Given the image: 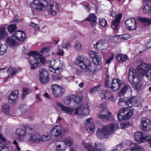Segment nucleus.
Here are the masks:
<instances>
[{
	"mask_svg": "<svg viewBox=\"0 0 151 151\" xmlns=\"http://www.w3.org/2000/svg\"><path fill=\"white\" fill-rule=\"evenodd\" d=\"M128 81L132 86L136 85L141 80V77L136 70L133 68L129 69Z\"/></svg>",
	"mask_w": 151,
	"mask_h": 151,
	"instance_id": "obj_6",
	"label": "nucleus"
},
{
	"mask_svg": "<svg viewBox=\"0 0 151 151\" xmlns=\"http://www.w3.org/2000/svg\"><path fill=\"white\" fill-rule=\"evenodd\" d=\"M83 146L87 148L88 151H103L100 148L101 144L100 143L96 142L95 144V148L91 146L90 144L88 143H84Z\"/></svg>",
	"mask_w": 151,
	"mask_h": 151,
	"instance_id": "obj_25",
	"label": "nucleus"
},
{
	"mask_svg": "<svg viewBox=\"0 0 151 151\" xmlns=\"http://www.w3.org/2000/svg\"><path fill=\"white\" fill-rule=\"evenodd\" d=\"M45 0H34L33 2L30 4V6L34 9L41 11H43L46 9V7L43 4Z\"/></svg>",
	"mask_w": 151,
	"mask_h": 151,
	"instance_id": "obj_11",
	"label": "nucleus"
},
{
	"mask_svg": "<svg viewBox=\"0 0 151 151\" xmlns=\"http://www.w3.org/2000/svg\"><path fill=\"white\" fill-rule=\"evenodd\" d=\"M118 127V125L114 123L109 124L102 128H98L96 132V135L100 139H107Z\"/></svg>",
	"mask_w": 151,
	"mask_h": 151,
	"instance_id": "obj_2",
	"label": "nucleus"
},
{
	"mask_svg": "<svg viewBox=\"0 0 151 151\" xmlns=\"http://www.w3.org/2000/svg\"><path fill=\"white\" fill-rule=\"evenodd\" d=\"M146 47L148 48L151 47V40L147 42L146 45Z\"/></svg>",
	"mask_w": 151,
	"mask_h": 151,
	"instance_id": "obj_62",
	"label": "nucleus"
},
{
	"mask_svg": "<svg viewBox=\"0 0 151 151\" xmlns=\"http://www.w3.org/2000/svg\"><path fill=\"white\" fill-rule=\"evenodd\" d=\"M62 47L63 48L68 49L70 47V45L68 42H63L61 45Z\"/></svg>",
	"mask_w": 151,
	"mask_h": 151,
	"instance_id": "obj_51",
	"label": "nucleus"
},
{
	"mask_svg": "<svg viewBox=\"0 0 151 151\" xmlns=\"http://www.w3.org/2000/svg\"><path fill=\"white\" fill-rule=\"evenodd\" d=\"M7 72L8 74L12 76L17 73V70L14 69L12 67L9 68L7 70Z\"/></svg>",
	"mask_w": 151,
	"mask_h": 151,
	"instance_id": "obj_43",
	"label": "nucleus"
},
{
	"mask_svg": "<svg viewBox=\"0 0 151 151\" xmlns=\"http://www.w3.org/2000/svg\"><path fill=\"white\" fill-rule=\"evenodd\" d=\"M126 27L129 30H135L137 27L134 18H130L127 19L125 21Z\"/></svg>",
	"mask_w": 151,
	"mask_h": 151,
	"instance_id": "obj_17",
	"label": "nucleus"
},
{
	"mask_svg": "<svg viewBox=\"0 0 151 151\" xmlns=\"http://www.w3.org/2000/svg\"><path fill=\"white\" fill-rule=\"evenodd\" d=\"M59 5L55 2L51 4H47V11L50 15L55 16L59 12Z\"/></svg>",
	"mask_w": 151,
	"mask_h": 151,
	"instance_id": "obj_12",
	"label": "nucleus"
},
{
	"mask_svg": "<svg viewBox=\"0 0 151 151\" xmlns=\"http://www.w3.org/2000/svg\"><path fill=\"white\" fill-rule=\"evenodd\" d=\"M109 82V76L107 75L105 82V86L107 88H110L113 91L119 90L121 86L123 83L122 81L117 78L112 79L110 83Z\"/></svg>",
	"mask_w": 151,
	"mask_h": 151,
	"instance_id": "obj_5",
	"label": "nucleus"
},
{
	"mask_svg": "<svg viewBox=\"0 0 151 151\" xmlns=\"http://www.w3.org/2000/svg\"><path fill=\"white\" fill-rule=\"evenodd\" d=\"M64 52L63 50L61 49H59L58 50L56 54L57 55H60V56H63V55Z\"/></svg>",
	"mask_w": 151,
	"mask_h": 151,
	"instance_id": "obj_55",
	"label": "nucleus"
},
{
	"mask_svg": "<svg viewBox=\"0 0 151 151\" xmlns=\"http://www.w3.org/2000/svg\"><path fill=\"white\" fill-rule=\"evenodd\" d=\"M116 58L119 62H125L128 59V57L127 55L122 54H117Z\"/></svg>",
	"mask_w": 151,
	"mask_h": 151,
	"instance_id": "obj_35",
	"label": "nucleus"
},
{
	"mask_svg": "<svg viewBox=\"0 0 151 151\" xmlns=\"http://www.w3.org/2000/svg\"><path fill=\"white\" fill-rule=\"evenodd\" d=\"M75 49L77 51H80L82 49V46L78 42H76L74 46Z\"/></svg>",
	"mask_w": 151,
	"mask_h": 151,
	"instance_id": "obj_47",
	"label": "nucleus"
},
{
	"mask_svg": "<svg viewBox=\"0 0 151 151\" xmlns=\"http://www.w3.org/2000/svg\"><path fill=\"white\" fill-rule=\"evenodd\" d=\"M107 103L106 102H104L103 103H102L100 104L99 106V108H104V109H106L107 107Z\"/></svg>",
	"mask_w": 151,
	"mask_h": 151,
	"instance_id": "obj_54",
	"label": "nucleus"
},
{
	"mask_svg": "<svg viewBox=\"0 0 151 151\" xmlns=\"http://www.w3.org/2000/svg\"><path fill=\"white\" fill-rule=\"evenodd\" d=\"M147 136L146 134H143L141 132H137L134 134L135 140L138 143L146 142V137Z\"/></svg>",
	"mask_w": 151,
	"mask_h": 151,
	"instance_id": "obj_22",
	"label": "nucleus"
},
{
	"mask_svg": "<svg viewBox=\"0 0 151 151\" xmlns=\"http://www.w3.org/2000/svg\"><path fill=\"white\" fill-rule=\"evenodd\" d=\"M51 87L53 94L55 97L60 98L65 92L64 89L58 85H53Z\"/></svg>",
	"mask_w": 151,
	"mask_h": 151,
	"instance_id": "obj_9",
	"label": "nucleus"
},
{
	"mask_svg": "<svg viewBox=\"0 0 151 151\" xmlns=\"http://www.w3.org/2000/svg\"><path fill=\"white\" fill-rule=\"evenodd\" d=\"M60 65L58 67L57 65L58 64V62H56L55 60H51L50 62V68H52L55 71V73L59 74L62 71V69L64 68V64L63 62H60Z\"/></svg>",
	"mask_w": 151,
	"mask_h": 151,
	"instance_id": "obj_15",
	"label": "nucleus"
},
{
	"mask_svg": "<svg viewBox=\"0 0 151 151\" xmlns=\"http://www.w3.org/2000/svg\"><path fill=\"white\" fill-rule=\"evenodd\" d=\"M150 119L147 118H143L141 121V129L144 131H148L151 129Z\"/></svg>",
	"mask_w": 151,
	"mask_h": 151,
	"instance_id": "obj_20",
	"label": "nucleus"
},
{
	"mask_svg": "<svg viewBox=\"0 0 151 151\" xmlns=\"http://www.w3.org/2000/svg\"><path fill=\"white\" fill-rule=\"evenodd\" d=\"M6 34V31L4 27L0 28V40L4 38Z\"/></svg>",
	"mask_w": 151,
	"mask_h": 151,
	"instance_id": "obj_40",
	"label": "nucleus"
},
{
	"mask_svg": "<svg viewBox=\"0 0 151 151\" xmlns=\"http://www.w3.org/2000/svg\"><path fill=\"white\" fill-rule=\"evenodd\" d=\"M99 22L100 24L103 27H105L107 25L106 21L104 19L102 18L100 19Z\"/></svg>",
	"mask_w": 151,
	"mask_h": 151,
	"instance_id": "obj_49",
	"label": "nucleus"
},
{
	"mask_svg": "<svg viewBox=\"0 0 151 151\" xmlns=\"http://www.w3.org/2000/svg\"><path fill=\"white\" fill-rule=\"evenodd\" d=\"M50 48V47H44L40 51V52L42 53H45L48 52Z\"/></svg>",
	"mask_w": 151,
	"mask_h": 151,
	"instance_id": "obj_52",
	"label": "nucleus"
},
{
	"mask_svg": "<svg viewBox=\"0 0 151 151\" xmlns=\"http://www.w3.org/2000/svg\"><path fill=\"white\" fill-rule=\"evenodd\" d=\"M29 128L28 126H22L21 128L16 129L15 134L17 139L19 141H22L26 133V129Z\"/></svg>",
	"mask_w": 151,
	"mask_h": 151,
	"instance_id": "obj_10",
	"label": "nucleus"
},
{
	"mask_svg": "<svg viewBox=\"0 0 151 151\" xmlns=\"http://www.w3.org/2000/svg\"><path fill=\"white\" fill-rule=\"evenodd\" d=\"M64 77L62 75L53 76L52 79L54 81H57L61 80Z\"/></svg>",
	"mask_w": 151,
	"mask_h": 151,
	"instance_id": "obj_46",
	"label": "nucleus"
},
{
	"mask_svg": "<svg viewBox=\"0 0 151 151\" xmlns=\"http://www.w3.org/2000/svg\"><path fill=\"white\" fill-rule=\"evenodd\" d=\"M17 29L16 24H11L10 25L7 27L8 31L10 33L14 32Z\"/></svg>",
	"mask_w": 151,
	"mask_h": 151,
	"instance_id": "obj_42",
	"label": "nucleus"
},
{
	"mask_svg": "<svg viewBox=\"0 0 151 151\" xmlns=\"http://www.w3.org/2000/svg\"><path fill=\"white\" fill-rule=\"evenodd\" d=\"M56 104L62 111L69 114H73L74 115L78 116H79L80 114L87 115L89 114V107L90 105L89 104L87 103L86 104L81 105L79 107L76 108L75 110L73 108L65 106L59 102H57Z\"/></svg>",
	"mask_w": 151,
	"mask_h": 151,
	"instance_id": "obj_1",
	"label": "nucleus"
},
{
	"mask_svg": "<svg viewBox=\"0 0 151 151\" xmlns=\"http://www.w3.org/2000/svg\"><path fill=\"white\" fill-rule=\"evenodd\" d=\"M98 117L104 121L112 120L113 118L111 113L106 109L101 110L97 115Z\"/></svg>",
	"mask_w": 151,
	"mask_h": 151,
	"instance_id": "obj_8",
	"label": "nucleus"
},
{
	"mask_svg": "<svg viewBox=\"0 0 151 151\" xmlns=\"http://www.w3.org/2000/svg\"><path fill=\"white\" fill-rule=\"evenodd\" d=\"M86 20L89 21L92 27L95 26L96 21V17L94 14H90L88 17L86 19Z\"/></svg>",
	"mask_w": 151,
	"mask_h": 151,
	"instance_id": "obj_28",
	"label": "nucleus"
},
{
	"mask_svg": "<svg viewBox=\"0 0 151 151\" xmlns=\"http://www.w3.org/2000/svg\"><path fill=\"white\" fill-rule=\"evenodd\" d=\"M18 91L17 90H14L11 92V93L8 97L9 101H14L18 98Z\"/></svg>",
	"mask_w": 151,
	"mask_h": 151,
	"instance_id": "obj_32",
	"label": "nucleus"
},
{
	"mask_svg": "<svg viewBox=\"0 0 151 151\" xmlns=\"http://www.w3.org/2000/svg\"><path fill=\"white\" fill-rule=\"evenodd\" d=\"M76 73L78 76H81L83 74V72L79 69H77L76 70Z\"/></svg>",
	"mask_w": 151,
	"mask_h": 151,
	"instance_id": "obj_58",
	"label": "nucleus"
},
{
	"mask_svg": "<svg viewBox=\"0 0 151 151\" xmlns=\"http://www.w3.org/2000/svg\"><path fill=\"white\" fill-rule=\"evenodd\" d=\"M146 77L148 79L151 81V70H150V72L146 76Z\"/></svg>",
	"mask_w": 151,
	"mask_h": 151,
	"instance_id": "obj_57",
	"label": "nucleus"
},
{
	"mask_svg": "<svg viewBox=\"0 0 151 151\" xmlns=\"http://www.w3.org/2000/svg\"><path fill=\"white\" fill-rule=\"evenodd\" d=\"M99 95L102 99L106 101H112L114 100V97L110 91L103 90Z\"/></svg>",
	"mask_w": 151,
	"mask_h": 151,
	"instance_id": "obj_23",
	"label": "nucleus"
},
{
	"mask_svg": "<svg viewBox=\"0 0 151 151\" xmlns=\"http://www.w3.org/2000/svg\"><path fill=\"white\" fill-rule=\"evenodd\" d=\"M50 138L51 136L48 134L41 136L38 134H34L30 135L28 140L30 143H38L41 142L48 141Z\"/></svg>",
	"mask_w": 151,
	"mask_h": 151,
	"instance_id": "obj_7",
	"label": "nucleus"
},
{
	"mask_svg": "<svg viewBox=\"0 0 151 151\" xmlns=\"http://www.w3.org/2000/svg\"><path fill=\"white\" fill-rule=\"evenodd\" d=\"M122 17V14H118L116 17L115 19L113 21L111 25L112 28L115 31L117 32L120 27V23Z\"/></svg>",
	"mask_w": 151,
	"mask_h": 151,
	"instance_id": "obj_19",
	"label": "nucleus"
},
{
	"mask_svg": "<svg viewBox=\"0 0 151 151\" xmlns=\"http://www.w3.org/2000/svg\"><path fill=\"white\" fill-rule=\"evenodd\" d=\"M13 143H14V144L16 145V148H17V149L18 150V151H19L20 150V148H19V146L18 145L17 143V142L16 141V140H14V141Z\"/></svg>",
	"mask_w": 151,
	"mask_h": 151,
	"instance_id": "obj_61",
	"label": "nucleus"
},
{
	"mask_svg": "<svg viewBox=\"0 0 151 151\" xmlns=\"http://www.w3.org/2000/svg\"><path fill=\"white\" fill-rule=\"evenodd\" d=\"M100 86V84H99L95 86L94 87L91 88L90 89V93L92 94L93 93H94L95 91L99 90Z\"/></svg>",
	"mask_w": 151,
	"mask_h": 151,
	"instance_id": "obj_45",
	"label": "nucleus"
},
{
	"mask_svg": "<svg viewBox=\"0 0 151 151\" xmlns=\"http://www.w3.org/2000/svg\"><path fill=\"white\" fill-rule=\"evenodd\" d=\"M105 40H98L95 45H94L95 48L97 49L98 50H102L104 49L103 46L105 44Z\"/></svg>",
	"mask_w": 151,
	"mask_h": 151,
	"instance_id": "obj_29",
	"label": "nucleus"
},
{
	"mask_svg": "<svg viewBox=\"0 0 151 151\" xmlns=\"http://www.w3.org/2000/svg\"><path fill=\"white\" fill-rule=\"evenodd\" d=\"M128 109L127 107H123L122 109L120 110L119 112L117 113V117L118 119V120L120 121V119L119 117L120 116H122V117L124 116L123 114L125 113V112L127 111V110Z\"/></svg>",
	"mask_w": 151,
	"mask_h": 151,
	"instance_id": "obj_39",
	"label": "nucleus"
},
{
	"mask_svg": "<svg viewBox=\"0 0 151 151\" xmlns=\"http://www.w3.org/2000/svg\"><path fill=\"white\" fill-rule=\"evenodd\" d=\"M122 149V147L120 144L117 145L116 146V150L115 151H119Z\"/></svg>",
	"mask_w": 151,
	"mask_h": 151,
	"instance_id": "obj_59",
	"label": "nucleus"
},
{
	"mask_svg": "<svg viewBox=\"0 0 151 151\" xmlns=\"http://www.w3.org/2000/svg\"><path fill=\"white\" fill-rule=\"evenodd\" d=\"M130 89V87L129 85H125L122 88L119 93V96H123L127 93L128 90Z\"/></svg>",
	"mask_w": 151,
	"mask_h": 151,
	"instance_id": "obj_31",
	"label": "nucleus"
},
{
	"mask_svg": "<svg viewBox=\"0 0 151 151\" xmlns=\"http://www.w3.org/2000/svg\"><path fill=\"white\" fill-rule=\"evenodd\" d=\"M133 112L134 110L133 109H131L127 112L126 114L124 115V116H120L119 117L120 119V121L124 122L127 120L133 114Z\"/></svg>",
	"mask_w": 151,
	"mask_h": 151,
	"instance_id": "obj_27",
	"label": "nucleus"
},
{
	"mask_svg": "<svg viewBox=\"0 0 151 151\" xmlns=\"http://www.w3.org/2000/svg\"><path fill=\"white\" fill-rule=\"evenodd\" d=\"M113 59V57H110L108 59L106 60V63H109Z\"/></svg>",
	"mask_w": 151,
	"mask_h": 151,
	"instance_id": "obj_64",
	"label": "nucleus"
},
{
	"mask_svg": "<svg viewBox=\"0 0 151 151\" xmlns=\"http://www.w3.org/2000/svg\"><path fill=\"white\" fill-rule=\"evenodd\" d=\"M30 26H32V28L33 29L35 27H37V24H36L35 23H33L32 22H31L30 24Z\"/></svg>",
	"mask_w": 151,
	"mask_h": 151,
	"instance_id": "obj_63",
	"label": "nucleus"
},
{
	"mask_svg": "<svg viewBox=\"0 0 151 151\" xmlns=\"http://www.w3.org/2000/svg\"><path fill=\"white\" fill-rule=\"evenodd\" d=\"M139 20L142 22L145 26L150 25L151 24V19L145 17H141L139 18Z\"/></svg>",
	"mask_w": 151,
	"mask_h": 151,
	"instance_id": "obj_33",
	"label": "nucleus"
},
{
	"mask_svg": "<svg viewBox=\"0 0 151 151\" xmlns=\"http://www.w3.org/2000/svg\"><path fill=\"white\" fill-rule=\"evenodd\" d=\"M143 148L138 145L134 151H143Z\"/></svg>",
	"mask_w": 151,
	"mask_h": 151,
	"instance_id": "obj_56",
	"label": "nucleus"
},
{
	"mask_svg": "<svg viewBox=\"0 0 151 151\" xmlns=\"http://www.w3.org/2000/svg\"><path fill=\"white\" fill-rule=\"evenodd\" d=\"M135 97H134L130 98H121L119 100L118 104L120 106H123L125 105L129 107H132L136 101L135 100Z\"/></svg>",
	"mask_w": 151,
	"mask_h": 151,
	"instance_id": "obj_14",
	"label": "nucleus"
},
{
	"mask_svg": "<svg viewBox=\"0 0 151 151\" xmlns=\"http://www.w3.org/2000/svg\"><path fill=\"white\" fill-rule=\"evenodd\" d=\"M85 127L89 133L91 134L94 132L95 127L92 118H90L86 119Z\"/></svg>",
	"mask_w": 151,
	"mask_h": 151,
	"instance_id": "obj_21",
	"label": "nucleus"
},
{
	"mask_svg": "<svg viewBox=\"0 0 151 151\" xmlns=\"http://www.w3.org/2000/svg\"><path fill=\"white\" fill-rule=\"evenodd\" d=\"M89 55L93 59V62L95 65H99L101 64V57L99 53L91 51L89 52Z\"/></svg>",
	"mask_w": 151,
	"mask_h": 151,
	"instance_id": "obj_18",
	"label": "nucleus"
},
{
	"mask_svg": "<svg viewBox=\"0 0 151 151\" xmlns=\"http://www.w3.org/2000/svg\"><path fill=\"white\" fill-rule=\"evenodd\" d=\"M10 109V106L7 104H4L2 106V111L6 114H9Z\"/></svg>",
	"mask_w": 151,
	"mask_h": 151,
	"instance_id": "obj_37",
	"label": "nucleus"
},
{
	"mask_svg": "<svg viewBox=\"0 0 151 151\" xmlns=\"http://www.w3.org/2000/svg\"><path fill=\"white\" fill-rule=\"evenodd\" d=\"M76 63L81 69L88 72L96 71V68L94 65L92 66L91 62L86 57L83 56H78L77 57Z\"/></svg>",
	"mask_w": 151,
	"mask_h": 151,
	"instance_id": "obj_3",
	"label": "nucleus"
},
{
	"mask_svg": "<svg viewBox=\"0 0 151 151\" xmlns=\"http://www.w3.org/2000/svg\"><path fill=\"white\" fill-rule=\"evenodd\" d=\"M61 127L58 125L53 126L50 129V132L51 134L54 137H57L60 136L62 132Z\"/></svg>",
	"mask_w": 151,
	"mask_h": 151,
	"instance_id": "obj_24",
	"label": "nucleus"
},
{
	"mask_svg": "<svg viewBox=\"0 0 151 151\" xmlns=\"http://www.w3.org/2000/svg\"><path fill=\"white\" fill-rule=\"evenodd\" d=\"M26 35L24 32L21 30H19L14 33L13 37H15L17 40L23 42L24 41L26 37Z\"/></svg>",
	"mask_w": 151,
	"mask_h": 151,
	"instance_id": "obj_26",
	"label": "nucleus"
},
{
	"mask_svg": "<svg viewBox=\"0 0 151 151\" xmlns=\"http://www.w3.org/2000/svg\"><path fill=\"white\" fill-rule=\"evenodd\" d=\"M6 42L9 45L13 46H16L18 45V43L12 38H7L6 40Z\"/></svg>",
	"mask_w": 151,
	"mask_h": 151,
	"instance_id": "obj_36",
	"label": "nucleus"
},
{
	"mask_svg": "<svg viewBox=\"0 0 151 151\" xmlns=\"http://www.w3.org/2000/svg\"><path fill=\"white\" fill-rule=\"evenodd\" d=\"M85 9L87 10L88 12H89L90 11V8L89 7L88 4H86L84 6Z\"/></svg>",
	"mask_w": 151,
	"mask_h": 151,
	"instance_id": "obj_60",
	"label": "nucleus"
},
{
	"mask_svg": "<svg viewBox=\"0 0 151 151\" xmlns=\"http://www.w3.org/2000/svg\"><path fill=\"white\" fill-rule=\"evenodd\" d=\"M39 79L40 82L43 84L47 83L49 81L48 75L47 71L42 68L39 71Z\"/></svg>",
	"mask_w": 151,
	"mask_h": 151,
	"instance_id": "obj_16",
	"label": "nucleus"
},
{
	"mask_svg": "<svg viewBox=\"0 0 151 151\" xmlns=\"http://www.w3.org/2000/svg\"><path fill=\"white\" fill-rule=\"evenodd\" d=\"M27 55L29 56L28 60L32 70H35L39 66L40 63L38 62V60L41 63H44L45 62L44 56L38 52L30 51L27 53Z\"/></svg>",
	"mask_w": 151,
	"mask_h": 151,
	"instance_id": "obj_4",
	"label": "nucleus"
},
{
	"mask_svg": "<svg viewBox=\"0 0 151 151\" xmlns=\"http://www.w3.org/2000/svg\"><path fill=\"white\" fill-rule=\"evenodd\" d=\"M2 142H1L0 144V151H12L11 148L7 147L6 144L3 145Z\"/></svg>",
	"mask_w": 151,
	"mask_h": 151,
	"instance_id": "obj_38",
	"label": "nucleus"
},
{
	"mask_svg": "<svg viewBox=\"0 0 151 151\" xmlns=\"http://www.w3.org/2000/svg\"><path fill=\"white\" fill-rule=\"evenodd\" d=\"M131 36L128 34H126L122 35L120 36V39L127 40L129 38H130Z\"/></svg>",
	"mask_w": 151,
	"mask_h": 151,
	"instance_id": "obj_50",
	"label": "nucleus"
},
{
	"mask_svg": "<svg viewBox=\"0 0 151 151\" xmlns=\"http://www.w3.org/2000/svg\"><path fill=\"white\" fill-rule=\"evenodd\" d=\"M137 69L139 72L143 76L147 75L151 70L150 65L145 63L141 64L138 66Z\"/></svg>",
	"mask_w": 151,
	"mask_h": 151,
	"instance_id": "obj_13",
	"label": "nucleus"
},
{
	"mask_svg": "<svg viewBox=\"0 0 151 151\" xmlns=\"http://www.w3.org/2000/svg\"><path fill=\"white\" fill-rule=\"evenodd\" d=\"M138 145L135 143H131L130 145V147L134 151Z\"/></svg>",
	"mask_w": 151,
	"mask_h": 151,
	"instance_id": "obj_53",
	"label": "nucleus"
},
{
	"mask_svg": "<svg viewBox=\"0 0 151 151\" xmlns=\"http://www.w3.org/2000/svg\"><path fill=\"white\" fill-rule=\"evenodd\" d=\"M23 96H22V98L23 99L25 97V96L28 94L31 93V91L30 90H29L28 89L24 88L23 89Z\"/></svg>",
	"mask_w": 151,
	"mask_h": 151,
	"instance_id": "obj_48",
	"label": "nucleus"
},
{
	"mask_svg": "<svg viewBox=\"0 0 151 151\" xmlns=\"http://www.w3.org/2000/svg\"><path fill=\"white\" fill-rule=\"evenodd\" d=\"M142 11L145 14L151 15V6L148 4H144L142 8Z\"/></svg>",
	"mask_w": 151,
	"mask_h": 151,
	"instance_id": "obj_34",
	"label": "nucleus"
},
{
	"mask_svg": "<svg viewBox=\"0 0 151 151\" xmlns=\"http://www.w3.org/2000/svg\"><path fill=\"white\" fill-rule=\"evenodd\" d=\"M60 142L64 143L65 145L66 146H68L69 147L71 146L73 143V141L72 139L69 137H68L65 138L63 140L61 141Z\"/></svg>",
	"mask_w": 151,
	"mask_h": 151,
	"instance_id": "obj_30",
	"label": "nucleus"
},
{
	"mask_svg": "<svg viewBox=\"0 0 151 151\" xmlns=\"http://www.w3.org/2000/svg\"><path fill=\"white\" fill-rule=\"evenodd\" d=\"M7 47L5 45H1L0 48V55H2L4 54L6 52Z\"/></svg>",
	"mask_w": 151,
	"mask_h": 151,
	"instance_id": "obj_44",
	"label": "nucleus"
},
{
	"mask_svg": "<svg viewBox=\"0 0 151 151\" xmlns=\"http://www.w3.org/2000/svg\"><path fill=\"white\" fill-rule=\"evenodd\" d=\"M71 99L77 104L80 103L82 99L81 97L75 95H72Z\"/></svg>",
	"mask_w": 151,
	"mask_h": 151,
	"instance_id": "obj_41",
	"label": "nucleus"
}]
</instances>
